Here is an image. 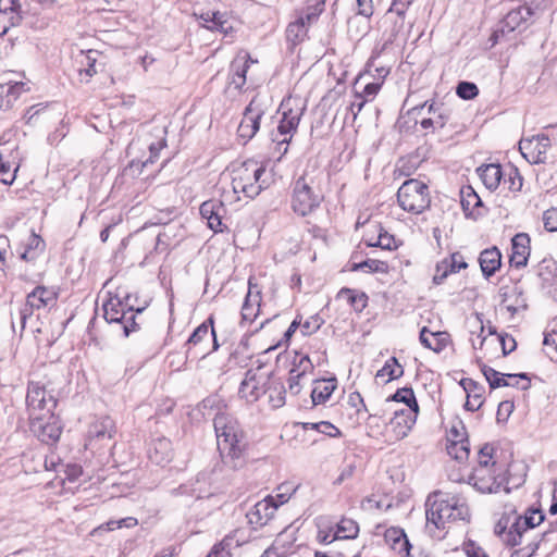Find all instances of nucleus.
Wrapping results in <instances>:
<instances>
[{
    "label": "nucleus",
    "mask_w": 557,
    "mask_h": 557,
    "mask_svg": "<svg viewBox=\"0 0 557 557\" xmlns=\"http://www.w3.org/2000/svg\"><path fill=\"white\" fill-rule=\"evenodd\" d=\"M425 517L426 530L433 537L443 539L451 523L469 521L470 511L463 497L437 491L426 498Z\"/></svg>",
    "instance_id": "obj_1"
},
{
    "label": "nucleus",
    "mask_w": 557,
    "mask_h": 557,
    "mask_svg": "<svg viewBox=\"0 0 557 557\" xmlns=\"http://www.w3.org/2000/svg\"><path fill=\"white\" fill-rule=\"evenodd\" d=\"M218 449L223 463L232 470H238L246 463L245 434L238 421L226 412H219L213 420Z\"/></svg>",
    "instance_id": "obj_2"
},
{
    "label": "nucleus",
    "mask_w": 557,
    "mask_h": 557,
    "mask_svg": "<svg viewBox=\"0 0 557 557\" xmlns=\"http://www.w3.org/2000/svg\"><path fill=\"white\" fill-rule=\"evenodd\" d=\"M232 186L235 194H244L248 198L257 197L262 189L269 187L271 176L265 168L256 160H247L233 170Z\"/></svg>",
    "instance_id": "obj_3"
},
{
    "label": "nucleus",
    "mask_w": 557,
    "mask_h": 557,
    "mask_svg": "<svg viewBox=\"0 0 557 557\" xmlns=\"http://www.w3.org/2000/svg\"><path fill=\"white\" fill-rule=\"evenodd\" d=\"M129 295H126L123 299L114 295L110 296L102 305L106 321L121 325L125 337L139 330L136 314L141 313L144 310L143 308L135 310L133 305L129 304Z\"/></svg>",
    "instance_id": "obj_4"
},
{
    "label": "nucleus",
    "mask_w": 557,
    "mask_h": 557,
    "mask_svg": "<svg viewBox=\"0 0 557 557\" xmlns=\"http://www.w3.org/2000/svg\"><path fill=\"white\" fill-rule=\"evenodd\" d=\"M400 208L413 214H420L431 205L429 186L416 178L405 181L397 191Z\"/></svg>",
    "instance_id": "obj_5"
},
{
    "label": "nucleus",
    "mask_w": 557,
    "mask_h": 557,
    "mask_svg": "<svg viewBox=\"0 0 557 557\" xmlns=\"http://www.w3.org/2000/svg\"><path fill=\"white\" fill-rule=\"evenodd\" d=\"M57 397L52 389H48L39 382H30L27 388L26 405L32 420L53 419L57 407Z\"/></svg>",
    "instance_id": "obj_6"
},
{
    "label": "nucleus",
    "mask_w": 557,
    "mask_h": 557,
    "mask_svg": "<svg viewBox=\"0 0 557 557\" xmlns=\"http://www.w3.org/2000/svg\"><path fill=\"white\" fill-rule=\"evenodd\" d=\"M323 196L312 186V181H308L306 176H300L294 184L292 196V209L301 216L310 214L315 210Z\"/></svg>",
    "instance_id": "obj_7"
},
{
    "label": "nucleus",
    "mask_w": 557,
    "mask_h": 557,
    "mask_svg": "<svg viewBox=\"0 0 557 557\" xmlns=\"http://www.w3.org/2000/svg\"><path fill=\"white\" fill-rule=\"evenodd\" d=\"M287 104L286 102L281 104V109H283L282 119L277 125L276 134L273 135V141L276 143L278 149L281 150L284 146L282 154L287 152V145L296 133L305 110V108H287Z\"/></svg>",
    "instance_id": "obj_8"
},
{
    "label": "nucleus",
    "mask_w": 557,
    "mask_h": 557,
    "mask_svg": "<svg viewBox=\"0 0 557 557\" xmlns=\"http://www.w3.org/2000/svg\"><path fill=\"white\" fill-rule=\"evenodd\" d=\"M469 482L481 493H498L504 490L509 493L510 488L506 486L507 479L503 470L494 472L493 468H474L469 478Z\"/></svg>",
    "instance_id": "obj_9"
},
{
    "label": "nucleus",
    "mask_w": 557,
    "mask_h": 557,
    "mask_svg": "<svg viewBox=\"0 0 557 557\" xmlns=\"http://www.w3.org/2000/svg\"><path fill=\"white\" fill-rule=\"evenodd\" d=\"M57 298V292L46 286H37L30 292L26 297L24 307L20 310L22 330L25 327L26 320L33 314L34 310L54 306Z\"/></svg>",
    "instance_id": "obj_10"
},
{
    "label": "nucleus",
    "mask_w": 557,
    "mask_h": 557,
    "mask_svg": "<svg viewBox=\"0 0 557 557\" xmlns=\"http://www.w3.org/2000/svg\"><path fill=\"white\" fill-rule=\"evenodd\" d=\"M550 139L547 135L539 134L531 138H523L519 143V149L524 159L533 164L545 163L550 148Z\"/></svg>",
    "instance_id": "obj_11"
},
{
    "label": "nucleus",
    "mask_w": 557,
    "mask_h": 557,
    "mask_svg": "<svg viewBox=\"0 0 557 557\" xmlns=\"http://www.w3.org/2000/svg\"><path fill=\"white\" fill-rule=\"evenodd\" d=\"M532 16L533 10L527 4L511 9L503 18L502 27L493 34L495 41L498 40L499 33L504 35L505 32L527 28L531 24Z\"/></svg>",
    "instance_id": "obj_12"
},
{
    "label": "nucleus",
    "mask_w": 557,
    "mask_h": 557,
    "mask_svg": "<svg viewBox=\"0 0 557 557\" xmlns=\"http://www.w3.org/2000/svg\"><path fill=\"white\" fill-rule=\"evenodd\" d=\"M200 215L207 221L208 227L214 233H222L226 230L223 219L226 214L225 205L218 199L203 201L199 208Z\"/></svg>",
    "instance_id": "obj_13"
},
{
    "label": "nucleus",
    "mask_w": 557,
    "mask_h": 557,
    "mask_svg": "<svg viewBox=\"0 0 557 557\" xmlns=\"http://www.w3.org/2000/svg\"><path fill=\"white\" fill-rule=\"evenodd\" d=\"M268 379L261 374H258L256 370H248L245 374V379L242 381L238 394L247 403L257 401L261 395L265 394V383Z\"/></svg>",
    "instance_id": "obj_14"
},
{
    "label": "nucleus",
    "mask_w": 557,
    "mask_h": 557,
    "mask_svg": "<svg viewBox=\"0 0 557 557\" xmlns=\"http://www.w3.org/2000/svg\"><path fill=\"white\" fill-rule=\"evenodd\" d=\"M277 509V504L273 496H267L258 502L252 509L247 513V519L250 524L262 527L271 520Z\"/></svg>",
    "instance_id": "obj_15"
},
{
    "label": "nucleus",
    "mask_w": 557,
    "mask_h": 557,
    "mask_svg": "<svg viewBox=\"0 0 557 557\" xmlns=\"http://www.w3.org/2000/svg\"><path fill=\"white\" fill-rule=\"evenodd\" d=\"M116 432L114 421L106 416L95 421L88 431V445L95 446L97 443H107L111 441Z\"/></svg>",
    "instance_id": "obj_16"
},
{
    "label": "nucleus",
    "mask_w": 557,
    "mask_h": 557,
    "mask_svg": "<svg viewBox=\"0 0 557 557\" xmlns=\"http://www.w3.org/2000/svg\"><path fill=\"white\" fill-rule=\"evenodd\" d=\"M385 544L400 557H412L410 555L411 544L404 529L391 527L384 532Z\"/></svg>",
    "instance_id": "obj_17"
},
{
    "label": "nucleus",
    "mask_w": 557,
    "mask_h": 557,
    "mask_svg": "<svg viewBox=\"0 0 557 557\" xmlns=\"http://www.w3.org/2000/svg\"><path fill=\"white\" fill-rule=\"evenodd\" d=\"M530 257V237L527 233H519L511 239L510 265L516 269L524 268Z\"/></svg>",
    "instance_id": "obj_18"
},
{
    "label": "nucleus",
    "mask_w": 557,
    "mask_h": 557,
    "mask_svg": "<svg viewBox=\"0 0 557 557\" xmlns=\"http://www.w3.org/2000/svg\"><path fill=\"white\" fill-rule=\"evenodd\" d=\"M0 0V36L8 33L11 27H15L22 22V5L18 0H9V5L2 4Z\"/></svg>",
    "instance_id": "obj_19"
},
{
    "label": "nucleus",
    "mask_w": 557,
    "mask_h": 557,
    "mask_svg": "<svg viewBox=\"0 0 557 557\" xmlns=\"http://www.w3.org/2000/svg\"><path fill=\"white\" fill-rule=\"evenodd\" d=\"M180 494L188 495L197 499L209 497L213 494L208 473L197 474L195 480L178 487Z\"/></svg>",
    "instance_id": "obj_20"
},
{
    "label": "nucleus",
    "mask_w": 557,
    "mask_h": 557,
    "mask_svg": "<svg viewBox=\"0 0 557 557\" xmlns=\"http://www.w3.org/2000/svg\"><path fill=\"white\" fill-rule=\"evenodd\" d=\"M173 448L169 438H153L148 448V457L151 462L158 466H165L172 460Z\"/></svg>",
    "instance_id": "obj_21"
},
{
    "label": "nucleus",
    "mask_w": 557,
    "mask_h": 557,
    "mask_svg": "<svg viewBox=\"0 0 557 557\" xmlns=\"http://www.w3.org/2000/svg\"><path fill=\"white\" fill-rule=\"evenodd\" d=\"M461 207L467 218L478 219L485 213L480 196L471 186L461 188Z\"/></svg>",
    "instance_id": "obj_22"
},
{
    "label": "nucleus",
    "mask_w": 557,
    "mask_h": 557,
    "mask_svg": "<svg viewBox=\"0 0 557 557\" xmlns=\"http://www.w3.org/2000/svg\"><path fill=\"white\" fill-rule=\"evenodd\" d=\"M252 59L248 53L238 54L231 63L228 83L238 90L246 84V74Z\"/></svg>",
    "instance_id": "obj_23"
},
{
    "label": "nucleus",
    "mask_w": 557,
    "mask_h": 557,
    "mask_svg": "<svg viewBox=\"0 0 557 557\" xmlns=\"http://www.w3.org/2000/svg\"><path fill=\"white\" fill-rule=\"evenodd\" d=\"M417 413L418 412L409 408L394 411V417L391 419L389 423L397 438H404L408 435L416 423Z\"/></svg>",
    "instance_id": "obj_24"
},
{
    "label": "nucleus",
    "mask_w": 557,
    "mask_h": 557,
    "mask_svg": "<svg viewBox=\"0 0 557 557\" xmlns=\"http://www.w3.org/2000/svg\"><path fill=\"white\" fill-rule=\"evenodd\" d=\"M212 338V349L205 352L203 357L208 354L215 351L219 348V344L216 341V334L213 327V319L210 317L207 321L202 322L199 326L195 329V331L189 336L187 344L197 346L203 342V339L208 338V336Z\"/></svg>",
    "instance_id": "obj_25"
},
{
    "label": "nucleus",
    "mask_w": 557,
    "mask_h": 557,
    "mask_svg": "<svg viewBox=\"0 0 557 557\" xmlns=\"http://www.w3.org/2000/svg\"><path fill=\"white\" fill-rule=\"evenodd\" d=\"M461 385L467 393V401L465 409L469 411H475L483 405V392L484 388L478 382L472 379L461 380Z\"/></svg>",
    "instance_id": "obj_26"
},
{
    "label": "nucleus",
    "mask_w": 557,
    "mask_h": 557,
    "mask_svg": "<svg viewBox=\"0 0 557 557\" xmlns=\"http://www.w3.org/2000/svg\"><path fill=\"white\" fill-rule=\"evenodd\" d=\"M33 426L38 432V437L46 443L58 441L62 432L54 416L53 419L33 420Z\"/></svg>",
    "instance_id": "obj_27"
},
{
    "label": "nucleus",
    "mask_w": 557,
    "mask_h": 557,
    "mask_svg": "<svg viewBox=\"0 0 557 557\" xmlns=\"http://www.w3.org/2000/svg\"><path fill=\"white\" fill-rule=\"evenodd\" d=\"M479 262L483 275L488 278L500 268L502 253L496 247L485 249L480 253Z\"/></svg>",
    "instance_id": "obj_28"
},
{
    "label": "nucleus",
    "mask_w": 557,
    "mask_h": 557,
    "mask_svg": "<svg viewBox=\"0 0 557 557\" xmlns=\"http://www.w3.org/2000/svg\"><path fill=\"white\" fill-rule=\"evenodd\" d=\"M423 107H428L429 113L438 112V116L423 119L420 123L422 128H443L446 125L448 121V113L447 110L444 108L443 103H438L435 101L429 103L426 101L424 102Z\"/></svg>",
    "instance_id": "obj_29"
},
{
    "label": "nucleus",
    "mask_w": 557,
    "mask_h": 557,
    "mask_svg": "<svg viewBox=\"0 0 557 557\" xmlns=\"http://www.w3.org/2000/svg\"><path fill=\"white\" fill-rule=\"evenodd\" d=\"M484 186L490 190H495L503 178L502 166L496 163L481 165L476 170Z\"/></svg>",
    "instance_id": "obj_30"
},
{
    "label": "nucleus",
    "mask_w": 557,
    "mask_h": 557,
    "mask_svg": "<svg viewBox=\"0 0 557 557\" xmlns=\"http://www.w3.org/2000/svg\"><path fill=\"white\" fill-rule=\"evenodd\" d=\"M264 114V109L258 97H253L249 104L246 107L242 122L248 125L253 131L258 132L260 128V121Z\"/></svg>",
    "instance_id": "obj_31"
},
{
    "label": "nucleus",
    "mask_w": 557,
    "mask_h": 557,
    "mask_svg": "<svg viewBox=\"0 0 557 557\" xmlns=\"http://www.w3.org/2000/svg\"><path fill=\"white\" fill-rule=\"evenodd\" d=\"M420 343L428 349L441 352L447 346V334L443 332L433 333L426 326L422 327L419 336Z\"/></svg>",
    "instance_id": "obj_32"
},
{
    "label": "nucleus",
    "mask_w": 557,
    "mask_h": 557,
    "mask_svg": "<svg viewBox=\"0 0 557 557\" xmlns=\"http://www.w3.org/2000/svg\"><path fill=\"white\" fill-rule=\"evenodd\" d=\"M311 392L313 405L324 404L335 391L337 383L335 377L327 380H317Z\"/></svg>",
    "instance_id": "obj_33"
},
{
    "label": "nucleus",
    "mask_w": 557,
    "mask_h": 557,
    "mask_svg": "<svg viewBox=\"0 0 557 557\" xmlns=\"http://www.w3.org/2000/svg\"><path fill=\"white\" fill-rule=\"evenodd\" d=\"M45 248V240L39 235L32 233L25 244L23 252L21 253V259L27 262H33L44 253Z\"/></svg>",
    "instance_id": "obj_34"
},
{
    "label": "nucleus",
    "mask_w": 557,
    "mask_h": 557,
    "mask_svg": "<svg viewBox=\"0 0 557 557\" xmlns=\"http://www.w3.org/2000/svg\"><path fill=\"white\" fill-rule=\"evenodd\" d=\"M253 305L260 307V290L257 285H253L249 280V289L245 302L242 308V318L245 321L252 322L257 313L253 311Z\"/></svg>",
    "instance_id": "obj_35"
},
{
    "label": "nucleus",
    "mask_w": 557,
    "mask_h": 557,
    "mask_svg": "<svg viewBox=\"0 0 557 557\" xmlns=\"http://www.w3.org/2000/svg\"><path fill=\"white\" fill-rule=\"evenodd\" d=\"M308 33V25L305 23L304 16H298L294 22H290L286 28V39L293 46H296L305 40Z\"/></svg>",
    "instance_id": "obj_36"
},
{
    "label": "nucleus",
    "mask_w": 557,
    "mask_h": 557,
    "mask_svg": "<svg viewBox=\"0 0 557 557\" xmlns=\"http://www.w3.org/2000/svg\"><path fill=\"white\" fill-rule=\"evenodd\" d=\"M29 88L23 82L8 83L0 85V97L5 96V108H11L13 102Z\"/></svg>",
    "instance_id": "obj_37"
},
{
    "label": "nucleus",
    "mask_w": 557,
    "mask_h": 557,
    "mask_svg": "<svg viewBox=\"0 0 557 557\" xmlns=\"http://www.w3.org/2000/svg\"><path fill=\"white\" fill-rule=\"evenodd\" d=\"M403 374H404V369L399 364L397 358L391 357L389 359L386 360L383 368L376 372L375 377L382 379L383 382L388 383L393 380H396V379L403 376Z\"/></svg>",
    "instance_id": "obj_38"
},
{
    "label": "nucleus",
    "mask_w": 557,
    "mask_h": 557,
    "mask_svg": "<svg viewBox=\"0 0 557 557\" xmlns=\"http://www.w3.org/2000/svg\"><path fill=\"white\" fill-rule=\"evenodd\" d=\"M265 394H268L269 404L272 408H281L285 405L286 389L283 382L272 380Z\"/></svg>",
    "instance_id": "obj_39"
},
{
    "label": "nucleus",
    "mask_w": 557,
    "mask_h": 557,
    "mask_svg": "<svg viewBox=\"0 0 557 557\" xmlns=\"http://www.w3.org/2000/svg\"><path fill=\"white\" fill-rule=\"evenodd\" d=\"M212 22L210 24H202L209 30L220 32L224 35L233 32V26L230 24L228 14L226 12L214 11L211 13Z\"/></svg>",
    "instance_id": "obj_40"
},
{
    "label": "nucleus",
    "mask_w": 557,
    "mask_h": 557,
    "mask_svg": "<svg viewBox=\"0 0 557 557\" xmlns=\"http://www.w3.org/2000/svg\"><path fill=\"white\" fill-rule=\"evenodd\" d=\"M447 454L458 460H467L470 454V444L468 440H448L446 446Z\"/></svg>",
    "instance_id": "obj_41"
},
{
    "label": "nucleus",
    "mask_w": 557,
    "mask_h": 557,
    "mask_svg": "<svg viewBox=\"0 0 557 557\" xmlns=\"http://www.w3.org/2000/svg\"><path fill=\"white\" fill-rule=\"evenodd\" d=\"M334 532L339 540L355 539L358 535L359 527L352 519L343 518L336 523Z\"/></svg>",
    "instance_id": "obj_42"
},
{
    "label": "nucleus",
    "mask_w": 557,
    "mask_h": 557,
    "mask_svg": "<svg viewBox=\"0 0 557 557\" xmlns=\"http://www.w3.org/2000/svg\"><path fill=\"white\" fill-rule=\"evenodd\" d=\"M386 401L404 403L408 406L409 409H412V411H419V406L413 389L410 387L398 388L394 395L386 398Z\"/></svg>",
    "instance_id": "obj_43"
},
{
    "label": "nucleus",
    "mask_w": 557,
    "mask_h": 557,
    "mask_svg": "<svg viewBox=\"0 0 557 557\" xmlns=\"http://www.w3.org/2000/svg\"><path fill=\"white\" fill-rule=\"evenodd\" d=\"M388 270L386 262L376 259H367L361 262H355L350 267V271H366L368 273H385Z\"/></svg>",
    "instance_id": "obj_44"
},
{
    "label": "nucleus",
    "mask_w": 557,
    "mask_h": 557,
    "mask_svg": "<svg viewBox=\"0 0 557 557\" xmlns=\"http://www.w3.org/2000/svg\"><path fill=\"white\" fill-rule=\"evenodd\" d=\"M494 447L491 444H484L478 454V466L475 468L490 469L493 468V471L496 472L500 467L497 466L496 461L493 459Z\"/></svg>",
    "instance_id": "obj_45"
},
{
    "label": "nucleus",
    "mask_w": 557,
    "mask_h": 557,
    "mask_svg": "<svg viewBox=\"0 0 557 557\" xmlns=\"http://www.w3.org/2000/svg\"><path fill=\"white\" fill-rule=\"evenodd\" d=\"M544 513L540 509H530L525 516L518 517L516 521L518 527L521 525L527 532L541 524L544 520Z\"/></svg>",
    "instance_id": "obj_46"
},
{
    "label": "nucleus",
    "mask_w": 557,
    "mask_h": 557,
    "mask_svg": "<svg viewBox=\"0 0 557 557\" xmlns=\"http://www.w3.org/2000/svg\"><path fill=\"white\" fill-rule=\"evenodd\" d=\"M481 370L492 389L511 384L506 379V374H503L488 366L483 364Z\"/></svg>",
    "instance_id": "obj_47"
},
{
    "label": "nucleus",
    "mask_w": 557,
    "mask_h": 557,
    "mask_svg": "<svg viewBox=\"0 0 557 557\" xmlns=\"http://www.w3.org/2000/svg\"><path fill=\"white\" fill-rule=\"evenodd\" d=\"M339 296H347L348 301L358 312H361L368 305V296L362 292L344 287L341 289Z\"/></svg>",
    "instance_id": "obj_48"
},
{
    "label": "nucleus",
    "mask_w": 557,
    "mask_h": 557,
    "mask_svg": "<svg viewBox=\"0 0 557 557\" xmlns=\"http://www.w3.org/2000/svg\"><path fill=\"white\" fill-rule=\"evenodd\" d=\"M157 136L159 137V140L156 143L149 144V158L144 162V166H146L148 163H153L159 158V152L166 146V128L165 127H157L156 128Z\"/></svg>",
    "instance_id": "obj_49"
},
{
    "label": "nucleus",
    "mask_w": 557,
    "mask_h": 557,
    "mask_svg": "<svg viewBox=\"0 0 557 557\" xmlns=\"http://www.w3.org/2000/svg\"><path fill=\"white\" fill-rule=\"evenodd\" d=\"M304 430H315L322 434H325L330 437H339L341 431L334 424L329 421H320V422H305L302 423Z\"/></svg>",
    "instance_id": "obj_50"
},
{
    "label": "nucleus",
    "mask_w": 557,
    "mask_h": 557,
    "mask_svg": "<svg viewBox=\"0 0 557 557\" xmlns=\"http://www.w3.org/2000/svg\"><path fill=\"white\" fill-rule=\"evenodd\" d=\"M525 533H527V531L521 525L518 527V522L517 521H515L511 524V527L509 528L508 531H502L500 532L503 541L507 545H510V546H516V545L521 544L522 536Z\"/></svg>",
    "instance_id": "obj_51"
},
{
    "label": "nucleus",
    "mask_w": 557,
    "mask_h": 557,
    "mask_svg": "<svg viewBox=\"0 0 557 557\" xmlns=\"http://www.w3.org/2000/svg\"><path fill=\"white\" fill-rule=\"evenodd\" d=\"M314 367L308 355L296 354L293 360L292 372L299 374L301 377L313 371Z\"/></svg>",
    "instance_id": "obj_52"
},
{
    "label": "nucleus",
    "mask_w": 557,
    "mask_h": 557,
    "mask_svg": "<svg viewBox=\"0 0 557 557\" xmlns=\"http://www.w3.org/2000/svg\"><path fill=\"white\" fill-rule=\"evenodd\" d=\"M16 168H12V164L5 160L3 151L0 150V182L5 185H11L15 180Z\"/></svg>",
    "instance_id": "obj_53"
},
{
    "label": "nucleus",
    "mask_w": 557,
    "mask_h": 557,
    "mask_svg": "<svg viewBox=\"0 0 557 557\" xmlns=\"http://www.w3.org/2000/svg\"><path fill=\"white\" fill-rule=\"evenodd\" d=\"M324 10V0H315L314 3L308 4L305 12L300 15L305 17V23L309 26L318 20Z\"/></svg>",
    "instance_id": "obj_54"
},
{
    "label": "nucleus",
    "mask_w": 557,
    "mask_h": 557,
    "mask_svg": "<svg viewBox=\"0 0 557 557\" xmlns=\"http://www.w3.org/2000/svg\"><path fill=\"white\" fill-rule=\"evenodd\" d=\"M456 94L458 97L465 100H471L475 98L479 94V88L474 83L471 82H460L457 85Z\"/></svg>",
    "instance_id": "obj_55"
},
{
    "label": "nucleus",
    "mask_w": 557,
    "mask_h": 557,
    "mask_svg": "<svg viewBox=\"0 0 557 557\" xmlns=\"http://www.w3.org/2000/svg\"><path fill=\"white\" fill-rule=\"evenodd\" d=\"M323 323L324 321L319 314L311 315L304 323H301V334L304 336L311 335L315 333Z\"/></svg>",
    "instance_id": "obj_56"
},
{
    "label": "nucleus",
    "mask_w": 557,
    "mask_h": 557,
    "mask_svg": "<svg viewBox=\"0 0 557 557\" xmlns=\"http://www.w3.org/2000/svg\"><path fill=\"white\" fill-rule=\"evenodd\" d=\"M505 184H508V189L511 191H520L522 188L523 178L516 168H511L508 177L504 180Z\"/></svg>",
    "instance_id": "obj_57"
},
{
    "label": "nucleus",
    "mask_w": 557,
    "mask_h": 557,
    "mask_svg": "<svg viewBox=\"0 0 557 557\" xmlns=\"http://www.w3.org/2000/svg\"><path fill=\"white\" fill-rule=\"evenodd\" d=\"M443 261L445 264H447V268L451 273H456L461 269H466L468 267V263L465 261L462 255H460L459 252L453 253L449 259H445Z\"/></svg>",
    "instance_id": "obj_58"
},
{
    "label": "nucleus",
    "mask_w": 557,
    "mask_h": 557,
    "mask_svg": "<svg viewBox=\"0 0 557 557\" xmlns=\"http://www.w3.org/2000/svg\"><path fill=\"white\" fill-rule=\"evenodd\" d=\"M544 227L548 232H557V208H550L543 214Z\"/></svg>",
    "instance_id": "obj_59"
},
{
    "label": "nucleus",
    "mask_w": 557,
    "mask_h": 557,
    "mask_svg": "<svg viewBox=\"0 0 557 557\" xmlns=\"http://www.w3.org/2000/svg\"><path fill=\"white\" fill-rule=\"evenodd\" d=\"M394 237L387 232H381L377 236V240L374 243H368L369 247H381L382 249H392L394 245Z\"/></svg>",
    "instance_id": "obj_60"
},
{
    "label": "nucleus",
    "mask_w": 557,
    "mask_h": 557,
    "mask_svg": "<svg viewBox=\"0 0 557 557\" xmlns=\"http://www.w3.org/2000/svg\"><path fill=\"white\" fill-rule=\"evenodd\" d=\"M513 403L510 400H504L498 405L497 408V421H507L511 412L513 411Z\"/></svg>",
    "instance_id": "obj_61"
},
{
    "label": "nucleus",
    "mask_w": 557,
    "mask_h": 557,
    "mask_svg": "<svg viewBox=\"0 0 557 557\" xmlns=\"http://www.w3.org/2000/svg\"><path fill=\"white\" fill-rule=\"evenodd\" d=\"M449 273H451V272L447 268V264H445L444 261L440 262L436 265L435 274L433 276V282L436 285L442 284L445 281V278L448 276Z\"/></svg>",
    "instance_id": "obj_62"
},
{
    "label": "nucleus",
    "mask_w": 557,
    "mask_h": 557,
    "mask_svg": "<svg viewBox=\"0 0 557 557\" xmlns=\"http://www.w3.org/2000/svg\"><path fill=\"white\" fill-rule=\"evenodd\" d=\"M540 542H531L525 547L516 550L511 557H532L537 550Z\"/></svg>",
    "instance_id": "obj_63"
},
{
    "label": "nucleus",
    "mask_w": 557,
    "mask_h": 557,
    "mask_svg": "<svg viewBox=\"0 0 557 557\" xmlns=\"http://www.w3.org/2000/svg\"><path fill=\"white\" fill-rule=\"evenodd\" d=\"M465 552L468 557H488L483 548L475 545L473 542L466 544Z\"/></svg>",
    "instance_id": "obj_64"
}]
</instances>
